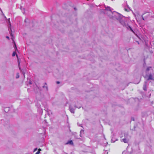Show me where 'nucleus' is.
<instances>
[{
  "mask_svg": "<svg viewBox=\"0 0 154 154\" xmlns=\"http://www.w3.org/2000/svg\"><path fill=\"white\" fill-rule=\"evenodd\" d=\"M125 11H129V10H127V9H126V8H125Z\"/></svg>",
  "mask_w": 154,
  "mask_h": 154,
  "instance_id": "2eb2a0df",
  "label": "nucleus"
},
{
  "mask_svg": "<svg viewBox=\"0 0 154 154\" xmlns=\"http://www.w3.org/2000/svg\"><path fill=\"white\" fill-rule=\"evenodd\" d=\"M57 84H59L60 83V82H57Z\"/></svg>",
  "mask_w": 154,
  "mask_h": 154,
  "instance_id": "a211bd4d",
  "label": "nucleus"
},
{
  "mask_svg": "<svg viewBox=\"0 0 154 154\" xmlns=\"http://www.w3.org/2000/svg\"><path fill=\"white\" fill-rule=\"evenodd\" d=\"M19 77V73H17L16 74V79H18V78Z\"/></svg>",
  "mask_w": 154,
  "mask_h": 154,
  "instance_id": "1a4fd4ad",
  "label": "nucleus"
},
{
  "mask_svg": "<svg viewBox=\"0 0 154 154\" xmlns=\"http://www.w3.org/2000/svg\"><path fill=\"white\" fill-rule=\"evenodd\" d=\"M130 29H131V31L133 32L134 33V31H133V30L132 29H131V27H130Z\"/></svg>",
  "mask_w": 154,
  "mask_h": 154,
  "instance_id": "dca6fc26",
  "label": "nucleus"
},
{
  "mask_svg": "<svg viewBox=\"0 0 154 154\" xmlns=\"http://www.w3.org/2000/svg\"><path fill=\"white\" fill-rule=\"evenodd\" d=\"M19 64H20V63L19 62L18 63V66H19Z\"/></svg>",
  "mask_w": 154,
  "mask_h": 154,
  "instance_id": "6ab92c4d",
  "label": "nucleus"
},
{
  "mask_svg": "<svg viewBox=\"0 0 154 154\" xmlns=\"http://www.w3.org/2000/svg\"><path fill=\"white\" fill-rule=\"evenodd\" d=\"M16 56H17V58L18 57H17V55H16Z\"/></svg>",
  "mask_w": 154,
  "mask_h": 154,
  "instance_id": "412c9836",
  "label": "nucleus"
},
{
  "mask_svg": "<svg viewBox=\"0 0 154 154\" xmlns=\"http://www.w3.org/2000/svg\"><path fill=\"white\" fill-rule=\"evenodd\" d=\"M6 38L8 39H9V38L8 36H6Z\"/></svg>",
  "mask_w": 154,
  "mask_h": 154,
  "instance_id": "f3484780",
  "label": "nucleus"
},
{
  "mask_svg": "<svg viewBox=\"0 0 154 154\" xmlns=\"http://www.w3.org/2000/svg\"><path fill=\"white\" fill-rule=\"evenodd\" d=\"M128 141V140L126 138H124L122 139L121 140V142H123L125 143H127Z\"/></svg>",
  "mask_w": 154,
  "mask_h": 154,
  "instance_id": "20e7f679",
  "label": "nucleus"
},
{
  "mask_svg": "<svg viewBox=\"0 0 154 154\" xmlns=\"http://www.w3.org/2000/svg\"><path fill=\"white\" fill-rule=\"evenodd\" d=\"M10 20V18H9V19L8 21H9V25H10V26H11V23H10V20Z\"/></svg>",
  "mask_w": 154,
  "mask_h": 154,
  "instance_id": "4468645a",
  "label": "nucleus"
},
{
  "mask_svg": "<svg viewBox=\"0 0 154 154\" xmlns=\"http://www.w3.org/2000/svg\"><path fill=\"white\" fill-rule=\"evenodd\" d=\"M143 20H144V18L143 17Z\"/></svg>",
  "mask_w": 154,
  "mask_h": 154,
  "instance_id": "aec40b11",
  "label": "nucleus"
},
{
  "mask_svg": "<svg viewBox=\"0 0 154 154\" xmlns=\"http://www.w3.org/2000/svg\"><path fill=\"white\" fill-rule=\"evenodd\" d=\"M145 72L143 73L145 78H147L148 80L154 81V74L152 67L150 66L144 67Z\"/></svg>",
  "mask_w": 154,
  "mask_h": 154,
  "instance_id": "f03ea898",
  "label": "nucleus"
},
{
  "mask_svg": "<svg viewBox=\"0 0 154 154\" xmlns=\"http://www.w3.org/2000/svg\"><path fill=\"white\" fill-rule=\"evenodd\" d=\"M75 106V107H76L77 108H78V109H79V108H80L81 107V105L80 104L78 106H77V105Z\"/></svg>",
  "mask_w": 154,
  "mask_h": 154,
  "instance_id": "6e6552de",
  "label": "nucleus"
},
{
  "mask_svg": "<svg viewBox=\"0 0 154 154\" xmlns=\"http://www.w3.org/2000/svg\"><path fill=\"white\" fill-rule=\"evenodd\" d=\"M16 54V53L15 52H14L12 54V56H14Z\"/></svg>",
  "mask_w": 154,
  "mask_h": 154,
  "instance_id": "f8f14e48",
  "label": "nucleus"
},
{
  "mask_svg": "<svg viewBox=\"0 0 154 154\" xmlns=\"http://www.w3.org/2000/svg\"><path fill=\"white\" fill-rule=\"evenodd\" d=\"M119 21L123 26H125L126 25V23L125 20L121 18Z\"/></svg>",
  "mask_w": 154,
  "mask_h": 154,
  "instance_id": "7ed1b4c3",
  "label": "nucleus"
},
{
  "mask_svg": "<svg viewBox=\"0 0 154 154\" xmlns=\"http://www.w3.org/2000/svg\"><path fill=\"white\" fill-rule=\"evenodd\" d=\"M112 15L113 16H115L114 15Z\"/></svg>",
  "mask_w": 154,
  "mask_h": 154,
  "instance_id": "4be33fe9",
  "label": "nucleus"
},
{
  "mask_svg": "<svg viewBox=\"0 0 154 154\" xmlns=\"http://www.w3.org/2000/svg\"><path fill=\"white\" fill-rule=\"evenodd\" d=\"M73 143L72 141V140L68 141L66 143L67 144H69L70 145H72Z\"/></svg>",
  "mask_w": 154,
  "mask_h": 154,
  "instance_id": "0eeeda50",
  "label": "nucleus"
},
{
  "mask_svg": "<svg viewBox=\"0 0 154 154\" xmlns=\"http://www.w3.org/2000/svg\"><path fill=\"white\" fill-rule=\"evenodd\" d=\"M112 10H113V9H112L109 7H107L105 9L104 13L110 18L113 20L116 19L119 20L122 18V15L116 11L112 12Z\"/></svg>",
  "mask_w": 154,
  "mask_h": 154,
  "instance_id": "f257e3e1",
  "label": "nucleus"
},
{
  "mask_svg": "<svg viewBox=\"0 0 154 154\" xmlns=\"http://www.w3.org/2000/svg\"><path fill=\"white\" fill-rule=\"evenodd\" d=\"M37 148H35V149H34V152H35V151H36L37 150Z\"/></svg>",
  "mask_w": 154,
  "mask_h": 154,
  "instance_id": "ddd939ff",
  "label": "nucleus"
},
{
  "mask_svg": "<svg viewBox=\"0 0 154 154\" xmlns=\"http://www.w3.org/2000/svg\"><path fill=\"white\" fill-rule=\"evenodd\" d=\"M143 89L144 91H146V82H145L144 84L143 85Z\"/></svg>",
  "mask_w": 154,
  "mask_h": 154,
  "instance_id": "423d86ee",
  "label": "nucleus"
},
{
  "mask_svg": "<svg viewBox=\"0 0 154 154\" xmlns=\"http://www.w3.org/2000/svg\"><path fill=\"white\" fill-rule=\"evenodd\" d=\"M84 131L83 130H81L80 132V136L82 137V133Z\"/></svg>",
  "mask_w": 154,
  "mask_h": 154,
  "instance_id": "9b49d317",
  "label": "nucleus"
},
{
  "mask_svg": "<svg viewBox=\"0 0 154 154\" xmlns=\"http://www.w3.org/2000/svg\"><path fill=\"white\" fill-rule=\"evenodd\" d=\"M69 109L71 112L72 113H74L75 109L72 108L71 106L69 107Z\"/></svg>",
  "mask_w": 154,
  "mask_h": 154,
  "instance_id": "39448f33",
  "label": "nucleus"
},
{
  "mask_svg": "<svg viewBox=\"0 0 154 154\" xmlns=\"http://www.w3.org/2000/svg\"><path fill=\"white\" fill-rule=\"evenodd\" d=\"M41 149H38V151L35 154H39L40 153V151H41Z\"/></svg>",
  "mask_w": 154,
  "mask_h": 154,
  "instance_id": "9d476101",
  "label": "nucleus"
}]
</instances>
